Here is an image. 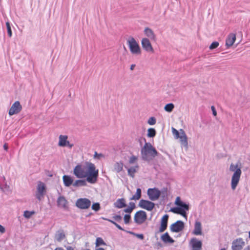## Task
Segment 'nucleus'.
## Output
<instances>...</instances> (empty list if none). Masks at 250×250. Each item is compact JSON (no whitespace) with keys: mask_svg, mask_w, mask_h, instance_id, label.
Wrapping results in <instances>:
<instances>
[{"mask_svg":"<svg viewBox=\"0 0 250 250\" xmlns=\"http://www.w3.org/2000/svg\"><path fill=\"white\" fill-rule=\"evenodd\" d=\"M175 204L178 207L172 208L170 209V211L178 214H180L184 217L187 218V215L186 211L189 209L188 204H187L181 200L180 197L178 196L176 197Z\"/></svg>","mask_w":250,"mask_h":250,"instance_id":"obj_2","label":"nucleus"},{"mask_svg":"<svg viewBox=\"0 0 250 250\" xmlns=\"http://www.w3.org/2000/svg\"><path fill=\"white\" fill-rule=\"evenodd\" d=\"M174 107V104L172 103H169L167 104L165 106L164 109L167 112H171L173 110Z\"/></svg>","mask_w":250,"mask_h":250,"instance_id":"obj_33","label":"nucleus"},{"mask_svg":"<svg viewBox=\"0 0 250 250\" xmlns=\"http://www.w3.org/2000/svg\"><path fill=\"white\" fill-rule=\"evenodd\" d=\"M73 186L75 187L85 186H86V181L84 180H77L73 183Z\"/></svg>","mask_w":250,"mask_h":250,"instance_id":"obj_29","label":"nucleus"},{"mask_svg":"<svg viewBox=\"0 0 250 250\" xmlns=\"http://www.w3.org/2000/svg\"><path fill=\"white\" fill-rule=\"evenodd\" d=\"M244 250H250V246H248L247 247H246Z\"/></svg>","mask_w":250,"mask_h":250,"instance_id":"obj_54","label":"nucleus"},{"mask_svg":"<svg viewBox=\"0 0 250 250\" xmlns=\"http://www.w3.org/2000/svg\"><path fill=\"white\" fill-rule=\"evenodd\" d=\"M3 148L4 149V150H7L8 148V146L6 144H5L4 145H3Z\"/></svg>","mask_w":250,"mask_h":250,"instance_id":"obj_52","label":"nucleus"},{"mask_svg":"<svg viewBox=\"0 0 250 250\" xmlns=\"http://www.w3.org/2000/svg\"><path fill=\"white\" fill-rule=\"evenodd\" d=\"M129 205H130L129 207H133V209L135 208V205L133 202H130Z\"/></svg>","mask_w":250,"mask_h":250,"instance_id":"obj_50","label":"nucleus"},{"mask_svg":"<svg viewBox=\"0 0 250 250\" xmlns=\"http://www.w3.org/2000/svg\"><path fill=\"white\" fill-rule=\"evenodd\" d=\"M95 245L96 247H97L101 245H106V243L102 238L98 237L96 239Z\"/></svg>","mask_w":250,"mask_h":250,"instance_id":"obj_34","label":"nucleus"},{"mask_svg":"<svg viewBox=\"0 0 250 250\" xmlns=\"http://www.w3.org/2000/svg\"><path fill=\"white\" fill-rule=\"evenodd\" d=\"M147 193L149 199L151 201L158 200L161 195L160 191L156 188H148Z\"/></svg>","mask_w":250,"mask_h":250,"instance_id":"obj_9","label":"nucleus"},{"mask_svg":"<svg viewBox=\"0 0 250 250\" xmlns=\"http://www.w3.org/2000/svg\"><path fill=\"white\" fill-rule=\"evenodd\" d=\"M6 28L7 30V33L9 37H11L12 35V30L11 29L10 23L8 21L6 22Z\"/></svg>","mask_w":250,"mask_h":250,"instance_id":"obj_41","label":"nucleus"},{"mask_svg":"<svg viewBox=\"0 0 250 250\" xmlns=\"http://www.w3.org/2000/svg\"><path fill=\"white\" fill-rule=\"evenodd\" d=\"M57 205L59 207L65 209L67 208V201L64 197L60 196L58 198Z\"/></svg>","mask_w":250,"mask_h":250,"instance_id":"obj_23","label":"nucleus"},{"mask_svg":"<svg viewBox=\"0 0 250 250\" xmlns=\"http://www.w3.org/2000/svg\"><path fill=\"white\" fill-rule=\"evenodd\" d=\"M103 219L105 220H106V221H109V222L112 223L113 224H114L118 229H119L120 230H123V231H125L121 226H120L119 224H118L115 221H114L113 220H111V219H108V218H103Z\"/></svg>","mask_w":250,"mask_h":250,"instance_id":"obj_32","label":"nucleus"},{"mask_svg":"<svg viewBox=\"0 0 250 250\" xmlns=\"http://www.w3.org/2000/svg\"><path fill=\"white\" fill-rule=\"evenodd\" d=\"M139 206L148 211H151L154 208L155 204L151 201L142 199L139 202Z\"/></svg>","mask_w":250,"mask_h":250,"instance_id":"obj_11","label":"nucleus"},{"mask_svg":"<svg viewBox=\"0 0 250 250\" xmlns=\"http://www.w3.org/2000/svg\"><path fill=\"white\" fill-rule=\"evenodd\" d=\"M219 45V43L217 42H213L209 46V49L212 50L217 48Z\"/></svg>","mask_w":250,"mask_h":250,"instance_id":"obj_44","label":"nucleus"},{"mask_svg":"<svg viewBox=\"0 0 250 250\" xmlns=\"http://www.w3.org/2000/svg\"><path fill=\"white\" fill-rule=\"evenodd\" d=\"M65 238V234L63 230H60L56 232L55 235V240L59 242H62Z\"/></svg>","mask_w":250,"mask_h":250,"instance_id":"obj_24","label":"nucleus"},{"mask_svg":"<svg viewBox=\"0 0 250 250\" xmlns=\"http://www.w3.org/2000/svg\"><path fill=\"white\" fill-rule=\"evenodd\" d=\"M184 228V223L183 221L179 220L172 224L170 226V229L173 232H179Z\"/></svg>","mask_w":250,"mask_h":250,"instance_id":"obj_15","label":"nucleus"},{"mask_svg":"<svg viewBox=\"0 0 250 250\" xmlns=\"http://www.w3.org/2000/svg\"><path fill=\"white\" fill-rule=\"evenodd\" d=\"M91 208L93 210H95V211H97L99 210L100 209V205L99 203H94L92 205Z\"/></svg>","mask_w":250,"mask_h":250,"instance_id":"obj_40","label":"nucleus"},{"mask_svg":"<svg viewBox=\"0 0 250 250\" xmlns=\"http://www.w3.org/2000/svg\"><path fill=\"white\" fill-rule=\"evenodd\" d=\"M142 191L141 188H138L136 190V192L131 198L130 200H138L140 199L141 197Z\"/></svg>","mask_w":250,"mask_h":250,"instance_id":"obj_30","label":"nucleus"},{"mask_svg":"<svg viewBox=\"0 0 250 250\" xmlns=\"http://www.w3.org/2000/svg\"><path fill=\"white\" fill-rule=\"evenodd\" d=\"M249 238H250V231H249Z\"/></svg>","mask_w":250,"mask_h":250,"instance_id":"obj_58","label":"nucleus"},{"mask_svg":"<svg viewBox=\"0 0 250 250\" xmlns=\"http://www.w3.org/2000/svg\"><path fill=\"white\" fill-rule=\"evenodd\" d=\"M147 218L146 212L144 210H139L135 214L134 222L138 225H141L145 222Z\"/></svg>","mask_w":250,"mask_h":250,"instance_id":"obj_6","label":"nucleus"},{"mask_svg":"<svg viewBox=\"0 0 250 250\" xmlns=\"http://www.w3.org/2000/svg\"><path fill=\"white\" fill-rule=\"evenodd\" d=\"M156 119L154 117H150L149 118V119L147 121V123L149 125H154L156 124Z\"/></svg>","mask_w":250,"mask_h":250,"instance_id":"obj_42","label":"nucleus"},{"mask_svg":"<svg viewBox=\"0 0 250 250\" xmlns=\"http://www.w3.org/2000/svg\"><path fill=\"white\" fill-rule=\"evenodd\" d=\"M138 168V166L131 167L127 169L128 174L130 177L133 178L134 177V174L136 172V169Z\"/></svg>","mask_w":250,"mask_h":250,"instance_id":"obj_31","label":"nucleus"},{"mask_svg":"<svg viewBox=\"0 0 250 250\" xmlns=\"http://www.w3.org/2000/svg\"><path fill=\"white\" fill-rule=\"evenodd\" d=\"M180 135L179 138L180 139V141L182 146L188 148V138L186 135V134L184 130L182 129L180 130Z\"/></svg>","mask_w":250,"mask_h":250,"instance_id":"obj_19","label":"nucleus"},{"mask_svg":"<svg viewBox=\"0 0 250 250\" xmlns=\"http://www.w3.org/2000/svg\"><path fill=\"white\" fill-rule=\"evenodd\" d=\"M35 214V212L34 211H28L25 210L24 211L23 216L26 218H30L32 215Z\"/></svg>","mask_w":250,"mask_h":250,"instance_id":"obj_36","label":"nucleus"},{"mask_svg":"<svg viewBox=\"0 0 250 250\" xmlns=\"http://www.w3.org/2000/svg\"><path fill=\"white\" fill-rule=\"evenodd\" d=\"M241 167L238 164H231L229 167V170L234 172L231 179V188L234 190L238 186L242 174Z\"/></svg>","mask_w":250,"mask_h":250,"instance_id":"obj_1","label":"nucleus"},{"mask_svg":"<svg viewBox=\"0 0 250 250\" xmlns=\"http://www.w3.org/2000/svg\"><path fill=\"white\" fill-rule=\"evenodd\" d=\"M127 44L132 54L140 55L141 53V48L133 38L131 37L127 41Z\"/></svg>","mask_w":250,"mask_h":250,"instance_id":"obj_5","label":"nucleus"},{"mask_svg":"<svg viewBox=\"0 0 250 250\" xmlns=\"http://www.w3.org/2000/svg\"><path fill=\"white\" fill-rule=\"evenodd\" d=\"M220 250H226L225 248H222Z\"/></svg>","mask_w":250,"mask_h":250,"instance_id":"obj_57","label":"nucleus"},{"mask_svg":"<svg viewBox=\"0 0 250 250\" xmlns=\"http://www.w3.org/2000/svg\"><path fill=\"white\" fill-rule=\"evenodd\" d=\"M211 109L212 111V114L213 116H216L217 115V112L216 111L215 107L214 106H211Z\"/></svg>","mask_w":250,"mask_h":250,"instance_id":"obj_48","label":"nucleus"},{"mask_svg":"<svg viewBox=\"0 0 250 250\" xmlns=\"http://www.w3.org/2000/svg\"><path fill=\"white\" fill-rule=\"evenodd\" d=\"M76 206L81 209H87L91 206V201L87 198H80L77 200Z\"/></svg>","mask_w":250,"mask_h":250,"instance_id":"obj_7","label":"nucleus"},{"mask_svg":"<svg viewBox=\"0 0 250 250\" xmlns=\"http://www.w3.org/2000/svg\"><path fill=\"white\" fill-rule=\"evenodd\" d=\"M133 210V207H128V208H125L124 210V211L126 213H131V212Z\"/></svg>","mask_w":250,"mask_h":250,"instance_id":"obj_47","label":"nucleus"},{"mask_svg":"<svg viewBox=\"0 0 250 250\" xmlns=\"http://www.w3.org/2000/svg\"><path fill=\"white\" fill-rule=\"evenodd\" d=\"M0 232L2 233L5 232V228L1 225H0Z\"/></svg>","mask_w":250,"mask_h":250,"instance_id":"obj_49","label":"nucleus"},{"mask_svg":"<svg viewBox=\"0 0 250 250\" xmlns=\"http://www.w3.org/2000/svg\"><path fill=\"white\" fill-rule=\"evenodd\" d=\"M236 40L235 34L231 33L229 35L226 40V45L228 48L231 46Z\"/></svg>","mask_w":250,"mask_h":250,"instance_id":"obj_21","label":"nucleus"},{"mask_svg":"<svg viewBox=\"0 0 250 250\" xmlns=\"http://www.w3.org/2000/svg\"><path fill=\"white\" fill-rule=\"evenodd\" d=\"M112 219L114 221L120 222L122 219V217L120 215H115L112 217Z\"/></svg>","mask_w":250,"mask_h":250,"instance_id":"obj_43","label":"nucleus"},{"mask_svg":"<svg viewBox=\"0 0 250 250\" xmlns=\"http://www.w3.org/2000/svg\"><path fill=\"white\" fill-rule=\"evenodd\" d=\"M192 233L195 235H202V225L200 222L198 221H195Z\"/></svg>","mask_w":250,"mask_h":250,"instance_id":"obj_20","label":"nucleus"},{"mask_svg":"<svg viewBox=\"0 0 250 250\" xmlns=\"http://www.w3.org/2000/svg\"><path fill=\"white\" fill-rule=\"evenodd\" d=\"M131 220V216L130 214H125L124 217V223L125 224H128Z\"/></svg>","mask_w":250,"mask_h":250,"instance_id":"obj_39","label":"nucleus"},{"mask_svg":"<svg viewBox=\"0 0 250 250\" xmlns=\"http://www.w3.org/2000/svg\"><path fill=\"white\" fill-rule=\"evenodd\" d=\"M22 109V106L21 105L19 101H16L12 105L11 108L9 110L8 114L10 116H12L14 114H18L21 112Z\"/></svg>","mask_w":250,"mask_h":250,"instance_id":"obj_13","label":"nucleus"},{"mask_svg":"<svg viewBox=\"0 0 250 250\" xmlns=\"http://www.w3.org/2000/svg\"><path fill=\"white\" fill-rule=\"evenodd\" d=\"M45 192V184L42 182H39L38 184L37 192L36 193V197L38 200L41 201L43 197Z\"/></svg>","mask_w":250,"mask_h":250,"instance_id":"obj_8","label":"nucleus"},{"mask_svg":"<svg viewBox=\"0 0 250 250\" xmlns=\"http://www.w3.org/2000/svg\"><path fill=\"white\" fill-rule=\"evenodd\" d=\"M114 206L118 208H122L125 207L126 204L125 203V200L124 198H120L116 200L114 203Z\"/></svg>","mask_w":250,"mask_h":250,"instance_id":"obj_26","label":"nucleus"},{"mask_svg":"<svg viewBox=\"0 0 250 250\" xmlns=\"http://www.w3.org/2000/svg\"><path fill=\"white\" fill-rule=\"evenodd\" d=\"M104 156L102 153H98L97 152H95L94 155V159H100L102 157H104Z\"/></svg>","mask_w":250,"mask_h":250,"instance_id":"obj_45","label":"nucleus"},{"mask_svg":"<svg viewBox=\"0 0 250 250\" xmlns=\"http://www.w3.org/2000/svg\"><path fill=\"white\" fill-rule=\"evenodd\" d=\"M73 174L78 178H85L86 176V172L81 165H77L73 170Z\"/></svg>","mask_w":250,"mask_h":250,"instance_id":"obj_14","label":"nucleus"},{"mask_svg":"<svg viewBox=\"0 0 250 250\" xmlns=\"http://www.w3.org/2000/svg\"><path fill=\"white\" fill-rule=\"evenodd\" d=\"M141 154L143 160L148 161L158 155L156 149L149 143H146L141 149Z\"/></svg>","mask_w":250,"mask_h":250,"instance_id":"obj_4","label":"nucleus"},{"mask_svg":"<svg viewBox=\"0 0 250 250\" xmlns=\"http://www.w3.org/2000/svg\"><path fill=\"white\" fill-rule=\"evenodd\" d=\"M66 248L67 250H74V248L71 246H67Z\"/></svg>","mask_w":250,"mask_h":250,"instance_id":"obj_51","label":"nucleus"},{"mask_svg":"<svg viewBox=\"0 0 250 250\" xmlns=\"http://www.w3.org/2000/svg\"><path fill=\"white\" fill-rule=\"evenodd\" d=\"M86 166L87 167L86 175V181L90 184H95L97 182L99 170L96 168L95 166L92 163H87Z\"/></svg>","mask_w":250,"mask_h":250,"instance_id":"obj_3","label":"nucleus"},{"mask_svg":"<svg viewBox=\"0 0 250 250\" xmlns=\"http://www.w3.org/2000/svg\"><path fill=\"white\" fill-rule=\"evenodd\" d=\"M135 67V64H131L130 66V70H133L134 69Z\"/></svg>","mask_w":250,"mask_h":250,"instance_id":"obj_53","label":"nucleus"},{"mask_svg":"<svg viewBox=\"0 0 250 250\" xmlns=\"http://www.w3.org/2000/svg\"><path fill=\"white\" fill-rule=\"evenodd\" d=\"M144 33L145 35L149 39L152 41L156 40V36L151 29L146 27L144 29Z\"/></svg>","mask_w":250,"mask_h":250,"instance_id":"obj_22","label":"nucleus"},{"mask_svg":"<svg viewBox=\"0 0 250 250\" xmlns=\"http://www.w3.org/2000/svg\"><path fill=\"white\" fill-rule=\"evenodd\" d=\"M124 164L122 162H117L113 165V170L117 173L122 171Z\"/></svg>","mask_w":250,"mask_h":250,"instance_id":"obj_28","label":"nucleus"},{"mask_svg":"<svg viewBox=\"0 0 250 250\" xmlns=\"http://www.w3.org/2000/svg\"><path fill=\"white\" fill-rule=\"evenodd\" d=\"M161 239L165 243H173L174 240L169 236L168 232H166L161 236Z\"/></svg>","mask_w":250,"mask_h":250,"instance_id":"obj_27","label":"nucleus"},{"mask_svg":"<svg viewBox=\"0 0 250 250\" xmlns=\"http://www.w3.org/2000/svg\"><path fill=\"white\" fill-rule=\"evenodd\" d=\"M245 245V242L243 239L239 238L232 241L231 249L232 250H241Z\"/></svg>","mask_w":250,"mask_h":250,"instance_id":"obj_16","label":"nucleus"},{"mask_svg":"<svg viewBox=\"0 0 250 250\" xmlns=\"http://www.w3.org/2000/svg\"><path fill=\"white\" fill-rule=\"evenodd\" d=\"M67 136L60 135L59 137V146L61 147L67 146L69 148H71L74 146V145L70 143V142L67 140Z\"/></svg>","mask_w":250,"mask_h":250,"instance_id":"obj_10","label":"nucleus"},{"mask_svg":"<svg viewBox=\"0 0 250 250\" xmlns=\"http://www.w3.org/2000/svg\"><path fill=\"white\" fill-rule=\"evenodd\" d=\"M62 180L63 184L65 187H70L71 185H73V179L69 175H64L62 177Z\"/></svg>","mask_w":250,"mask_h":250,"instance_id":"obj_25","label":"nucleus"},{"mask_svg":"<svg viewBox=\"0 0 250 250\" xmlns=\"http://www.w3.org/2000/svg\"><path fill=\"white\" fill-rule=\"evenodd\" d=\"M125 231L128 233L133 235L134 236H135L136 237H137V238H138L139 239H140L141 240H143L144 238V236L143 234H137V233H135L133 232L130 231Z\"/></svg>","mask_w":250,"mask_h":250,"instance_id":"obj_37","label":"nucleus"},{"mask_svg":"<svg viewBox=\"0 0 250 250\" xmlns=\"http://www.w3.org/2000/svg\"><path fill=\"white\" fill-rule=\"evenodd\" d=\"M172 132L175 139H178L180 135V132L176 130L174 127H172Z\"/></svg>","mask_w":250,"mask_h":250,"instance_id":"obj_38","label":"nucleus"},{"mask_svg":"<svg viewBox=\"0 0 250 250\" xmlns=\"http://www.w3.org/2000/svg\"><path fill=\"white\" fill-rule=\"evenodd\" d=\"M141 44L143 49L148 52H154L153 47L148 38H143L141 41Z\"/></svg>","mask_w":250,"mask_h":250,"instance_id":"obj_17","label":"nucleus"},{"mask_svg":"<svg viewBox=\"0 0 250 250\" xmlns=\"http://www.w3.org/2000/svg\"><path fill=\"white\" fill-rule=\"evenodd\" d=\"M55 250H64L62 248L59 247L55 249Z\"/></svg>","mask_w":250,"mask_h":250,"instance_id":"obj_55","label":"nucleus"},{"mask_svg":"<svg viewBox=\"0 0 250 250\" xmlns=\"http://www.w3.org/2000/svg\"><path fill=\"white\" fill-rule=\"evenodd\" d=\"M137 160V157L135 156H132L130 157L129 160V163L130 164H133Z\"/></svg>","mask_w":250,"mask_h":250,"instance_id":"obj_46","label":"nucleus"},{"mask_svg":"<svg viewBox=\"0 0 250 250\" xmlns=\"http://www.w3.org/2000/svg\"><path fill=\"white\" fill-rule=\"evenodd\" d=\"M95 250H104V249L102 248H98L97 249H96Z\"/></svg>","mask_w":250,"mask_h":250,"instance_id":"obj_56","label":"nucleus"},{"mask_svg":"<svg viewBox=\"0 0 250 250\" xmlns=\"http://www.w3.org/2000/svg\"><path fill=\"white\" fill-rule=\"evenodd\" d=\"M147 131V136L148 137H154L156 135V132L154 128H150Z\"/></svg>","mask_w":250,"mask_h":250,"instance_id":"obj_35","label":"nucleus"},{"mask_svg":"<svg viewBox=\"0 0 250 250\" xmlns=\"http://www.w3.org/2000/svg\"><path fill=\"white\" fill-rule=\"evenodd\" d=\"M189 246L191 247L192 250H201L202 243L196 238H192L189 242Z\"/></svg>","mask_w":250,"mask_h":250,"instance_id":"obj_18","label":"nucleus"},{"mask_svg":"<svg viewBox=\"0 0 250 250\" xmlns=\"http://www.w3.org/2000/svg\"><path fill=\"white\" fill-rule=\"evenodd\" d=\"M169 216L168 214H165L161 219L160 227L158 231L155 232V234L164 232L167 227V223Z\"/></svg>","mask_w":250,"mask_h":250,"instance_id":"obj_12","label":"nucleus"}]
</instances>
